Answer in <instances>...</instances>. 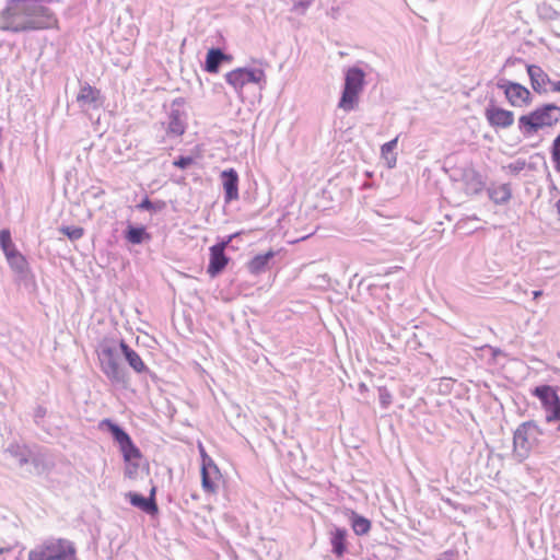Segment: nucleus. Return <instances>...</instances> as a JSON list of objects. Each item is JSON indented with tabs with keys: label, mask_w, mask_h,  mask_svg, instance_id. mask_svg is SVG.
Masks as SVG:
<instances>
[{
	"label": "nucleus",
	"mask_w": 560,
	"mask_h": 560,
	"mask_svg": "<svg viewBox=\"0 0 560 560\" xmlns=\"http://www.w3.org/2000/svg\"><path fill=\"white\" fill-rule=\"evenodd\" d=\"M556 208H557V212H558V214H559V217H560V199H559V200H557V202H556Z\"/></svg>",
	"instance_id": "obj_46"
},
{
	"label": "nucleus",
	"mask_w": 560,
	"mask_h": 560,
	"mask_svg": "<svg viewBox=\"0 0 560 560\" xmlns=\"http://www.w3.org/2000/svg\"><path fill=\"white\" fill-rule=\"evenodd\" d=\"M551 85H552V91L553 92L560 93V80L557 81V82H552Z\"/></svg>",
	"instance_id": "obj_43"
},
{
	"label": "nucleus",
	"mask_w": 560,
	"mask_h": 560,
	"mask_svg": "<svg viewBox=\"0 0 560 560\" xmlns=\"http://www.w3.org/2000/svg\"><path fill=\"white\" fill-rule=\"evenodd\" d=\"M315 0H299L294 2L292 11L299 14H304L306 10L314 3Z\"/></svg>",
	"instance_id": "obj_34"
},
{
	"label": "nucleus",
	"mask_w": 560,
	"mask_h": 560,
	"mask_svg": "<svg viewBox=\"0 0 560 560\" xmlns=\"http://www.w3.org/2000/svg\"><path fill=\"white\" fill-rule=\"evenodd\" d=\"M525 165H526V163L524 160H517L514 163H511L509 165V168L513 173H520L521 171H523L525 168Z\"/></svg>",
	"instance_id": "obj_41"
},
{
	"label": "nucleus",
	"mask_w": 560,
	"mask_h": 560,
	"mask_svg": "<svg viewBox=\"0 0 560 560\" xmlns=\"http://www.w3.org/2000/svg\"><path fill=\"white\" fill-rule=\"evenodd\" d=\"M489 198L495 205H505L512 198V189L510 184L491 185L487 189Z\"/></svg>",
	"instance_id": "obj_23"
},
{
	"label": "nucleus",
	"mask_w": 560,
	"mask_h": 560,
	"mask_svg": "<svg viewBox=\"0 0 560 560\" xmlns=\"http://www.w3.org/2000/svg\"><path fill=\"white\" fill-rule=\"evenodd\" d=\"M347 536L348 532L342 527H335L331 532V551L338 558H341L347 551Z\"/></svg>",
	"instance_id": "obj_22"
},
{
	"label": "nucleus",
	"mask_w": 560,
	"mask_h": 560,
	"mask_svg": "<svg viewBox=\"0 0 560 560\" xmlns=\"http://www.w3.org/2000/svg\"><path fill=\"white\" fill-rule=\"evenodd\" d=\"M550 154L555 170L560 174V133L552 141Z\"/></svg>",
	"instance_id": "obj_31"
},
{
	"label": "nucleus",
	"mask_w": 560,
	"mask_h": 560,
	"mask_svg": "<svg viewBox=\"0 0 560 560\" xmlns=\"http://www.w3.org/2000/svg\"><path fill=\"white\" fill-rule=\"evenodd\" d=\"M224 198L226 202L238 199V174L234 168L224 170L221 173Z\"/></svg>",
	"instance_id": "obj_12"
},
{
	"label": "nucleus",
	"mask_w": 560,
	"mask_h": 560,
	"mask_svg": "<svg viewBox=\"0 0 560 560\" xmlns=\"http://www.w3.org/2000/svg\"><path fill=\"white\" fill-rule=\"evenodd\" d=\"M541 295H542V291H540V290L533 291V296L535 300H537Z\"/></svg>",
	"instance_id": "obj_45"
},
{
	"label": "nucleus",
	"mask_w": 560,
	"mask_h": 560,
	"mask_svg": "<svg viewBox=\"0 0 560 560\" xmlns=\"http://www.w3.org/2000/svg\"><path fill=\"white\" fill-rule=\"evenodd\" d=\"M542 433L541 428L534 420L525 421L516 428L513 435V453L518 462L525 460L538 446Z\"/></svg>",
	"instance_id": "obj_4"
},
{
	"label": "nucleus",
	"mask_w": 560,
	"mask_h": 560,
	"mask_svg": "<svg viewBox=\"0 0 560 560\" xmlns=\"http://www.w3.org/2000/svg\"><path fill=\"white\" fill-rule=\"evenodd\" d=\"M119 450L126 463H131L133 459H139L141 457V452L131 438L119 445Z\"/></svg>",
	"instance_id": "obj_28"
},
{
	"label": "nucleus",
	"mask_w": 560,
	"mask_h": 560,
	"mask_svg": "<svg viewBox=\"0 0 560 560\" xmlns=\"http://www.w3.org/2000/svg\"><path fill=\"white\" fill-rule=\"evenodd\" d=\"M365 85V72L359 67H350L345 74V84L338 107L351 112L359 102V95Z\"/></svg>",
	"instance_id": "obj_5"
},
{
	"label": "nucleus",
	"mask_w": 560,
	"mask_h": 560,
	"mask_svg": "<svg viewBox=\"0 0 560 560\" xmlns=\"http://www.w3.org/2000/svg\"><path fill=\"white\" fill-rule=\"evenodd\" d=\"M276 252L268 250L265 254H258L254 256L248 262H247V269L248 271L254 275L258 276L260 273L266 272L271 267V260L275 258Z\"/></svg>",
	"instance_id": "obj_15"
},
{
	"label": "nucleus",
	"mask_w": 560,
	"mask_h": 560,
	"mask_svg": "<svg viewBox=\"0 0 560 560\" xmlns=\"http://www.w3.org/2000/svg\"><path fill=\"white\" fill-rule=\"evenodd\" d=\"M229 262V258L225 253L221 252V249H214L210 247V258L209 265L207 268V272L210 277L214 278L220 275Z\"/></svg>",
	"instance_id": "obj_18"
},
{
	"label": "nucleus",
	"mask_w": 560,
	"mask_h": 560,
	"mask_svg": "<svg viewBox=\"0 0 560 560\" xmlns=\"http://www.w3.org/2000/svg\"><path fill=\"white\" fill-rule=\"evenodd\" d=\"M118 348L115 341L104 340L98 345L97 358L102 372L112 383L126 385L129 380L128 373L118 361Z\"/></svg>",
	"instance_id": "obj_2"
},
{
	"label": "nucleus",
	"mask_w": 560,
	"mask_h": 560,
	"mask_svg": "<svg viewBox=\"0 0 560 560\" xmlns=\"http://www.w3.org/2000/svg\"><path fill=\"white\" fill-rule=\"evenodd\" d=\"M119 350L128 365L136 373L143 374L149 372V368L145 365L140 355L131 347H129V345L124 339L119 341Z\"/></svg>",
	"instance_id": "obj_13"
},
{
	"label": "nucleus",
	"mask_w": 560,
	"mask_h": 560,
	"mask_svg": "<svg viewBox=\"0 0 560 560\" xmlns=\"http://www.w3.org/2000/svg\"><path fill=\"white\" fill-rule=\"evenodd\" d=\"M74 544L65 538L50 537L28 553V560H74Z\"/></svg>",
	"instance_id": "obj_3"
},
{
	"label": "nucleus",
	"mask_w": 560,
	"mask_h": 560,
	"mask_svg": "<svg viewBox=\"0 0 560 560\" xmlns=\"http://www.w3.org/2000/svg\"><path fill=\"white\" fill-rule=\"evenodd\" d=\"M4 454L8 458L11 459V462L20 467L23 468L24 466L28 465L30 463L35 464L36 458L33 456V453L28 447L25 445L20 444H10L5 450Z\"/></svg>",
	"instance_id": "obj_11"
},
{
	"label": "nucleus",
	"mask_w": 560,
	"mask_h": 560,
	"mask_svg": "<svg viewBox=\"0 0 560 560\" xmlns=\"http://www.w3.org/2000/svg\"><path fill=\"white\" fill-rule=\"evenodd\" d=\"M398 142V139L395 138L386 143H384L381 148L382 155L387 159V155L393 152V150L396 148Z\"/></svg>",
	"instance_id": "obj_38"
},
{
	"label": "nucleus",
	"mask_w": 560,
	"mask_h": 560,
	"mask_svg": "<svg viewBox=\"0 0 560 560\" xmlns=\"http://www.w3.org/2000/svg\"><path fill=\"white\" fill-rule=\"evenodd\" d=\"M0 246L7 256V253L15 252V246L11 238V233L9 230L4 229L0 231Z\"/></svg>",
	"instance_id": "obj_30"
},
{
	"label": "nucleus",
	"mask_w": 560,
	"mask_h": 560,
	"mask_svg": "<svg viewBox=\"0 0 560 560\" xmlns=\"http://www.w3.org/2000/svg\"><path fill=\"white\" fill-rule=\"evenodd\" d=\"M498 89L502 90L508 102L514 107H526L533 102L530 91L521 83L501 78L497 82Z\"/></svg>",
	"instance_id": "obj_7"
},
{
	"label": "nucleus",
	"mask_w": 560,
	"mask_h": 560,
	"mask_svg": "<svg viewBox=\"0 0 560 560\" xmlns=\"http://www.w3.org/2000/svg\"><path fill=\"white\" fill-rule=\"evenodd\" d=\"M46 413H47V409L45 407L37 406L35 408L33 417H34V421L37 425H39L40 420L45 418Z\"/></svg>",
	"instance_id": "obj_39"
},
{
	"label": "nucleus",
	"mask_w": 560,
	"mask_h": 560,
	"mask_svg": "<svg viewBox=\"0 0 560 560\" xmlns=\"http://www.w3.org/2000/svg\"><path fill=\"white\" fill-rule=\"evenodd\" d=\"M98 429L110 433L113 440L121 445L124 442L129 440L130 435L125 431L122 427L112 421L110 419H103L98 423Z\"/></svg>",
	"instance_id": "obj_21"
},
{
	"label": "nucleus",
	"mask_w": 560,
	"mask_h": 560,
	"mask_svg": "<svg viewBox=\"0 0 560 560\" xmlns=\"http://www.w3.org/2000/svg\"><path fill=\"white\" fill-rule=\"evenodd\" d=\"M4 549L3 548H0V555L3 553Z\"/></svg>",
	"instance_id": "obj_48"
},
{
	"label": "nucleus",
	"mask_w": 560,
	"mask_h": 560,
	"mask_svg": "<svg viewBox=\"0 0 560 560\" xmlns=\"http://www.w3.org/2000/svg\"><path fill=\"white\" fill-rule=\"evenodd\" d=\"M77 103L84 109H97L102 106L103 100L101 91L88 82L81 83L80 91L77 95Z\"/></svg>",
	"instance_id": "obj_10"
},
{
	"label": "nucleus",
	"mask_w": 560,
	"mask_h": 560,
	"mask_svg": "<svg viewBox=\"0 0 560 560\" xmlns=\"http://www.w3.org/2000/svg\"><path fill=\"white\" fill-rule=\"evenodd\" d=\"M202 466H201V486L205 492L214 493L217 491L215 480L221 477L220 470L213 460L201 451Z\"/></svg>",
	"instance_id": "obj_9"
},
{
	"label": "nucleus",
	"mask_w": 560,
	"mask_h": 560,
	"mask_svg": "<svg viewBox=\"0 0 560 560\" xmlns=\"http://www.w3.org/2000/svg\"><path fill=\"white\" fill-rule=\"evenodd\" d=\"M350 522L353 532L358 536H363L371 529V522L366 517L359 515L353 511L351 512Z\"/></svg>",
	"instance_id": "obj_27"
},
{
	"label": "nucleus",
	"mask_w": 560,
	"mask_h": 560,
	"mask_svg": "<svg viewBox=\"0 0 560 560\" xmlns=\"http://www.w3.org/2000/svg\"><path fill=\"white\" fill-rule=\"evenodd\" d=\"M128 464H129V465H128V467H127V468H126V470H125V475H126V477H128V478H135V477H136L137 469H138L139 465H138V464H132V462H131V463H128Z\"/></svg>",
	"instance_id": "obj_42"
},
{
	"label": "nucleus",
	"mask_w": 560,
	"mask_h": 560,
	"mask_svg": "<svg viewBox=\"0 0 560 560\" xmlns=\"http://www.w3.org/2000/svg\"><path fill=\"white\" fill-rule=\"evenodd\" d=\"M526 68L533 90L538 94L547 93L545 85L552 83L549 75L539 66L527 65Z\"/></svg>",
	"instance_id": "obj_14"
},
{
	"label": "nucleus",
	"mask_w": 560,
	"mask_h": 560,
	"mask_svg": "<svg viewBox=\"0 0 560 560\" xmlns=\"http://www.w3.org/2000/svg\"><path fill=\"white\" fill-rule=\"evenodd\" d=\"M558 388L550 385H539L532 389V395L537 397L545 410L551 405H556L560 400Z\"/></svg>",
	"instance_id": "obj_17"
},
{
	"label": "nucleus",
	"mask_w": 560,
	"mask_h": 560,
	"mask_svg": "<svg viewBox=\"0 0 560 560\" xmlns=\"http://www.w3.org/2000/svg\"><path fill=\"white\" fill-rule=\"evenodd\" d=\"M485 117L492 128L506 129L514 124V113L491 102L485 109Z\"/></svg>",
	"instance_id": "obj_8"
},
{
	"label": "nucleus",
	"mask_w": 560,
	"mask_h": 560,
	"mask_svg": "<svg viewBox=\"0 0 560 560\" xmlns=\"http://www.w3.org/2000/svg\"><path fill=\"white\" fill-rule=\"evenodd\" d=\"M124 236L126 241L132 245H139L151 240V235L147 232L145 226L133 225L131 223H128Z\"/></svg>",
	"instance_id": "obj_24"
},
{
	"label": "nucleus",
	"mask_w": 560,
	"mask_h": 560,
	"mask_svg": "<svg viewBox=\"0 0 560 560\" xmlns=\"http://www.w3.org/2000/svg\"><path fill=\"white\" fill-rule=\"evenodd\" d=\"M5 258L14 272H16L22 278L26 276L28 270V264L21 253H19L18 250L7 253Z\"/></svg>",
	"instance_id": "obj_25"
},
{
	"label": "nucleus",
	"mask_w": 560,
	"mask_h": 560,
	"mask_svg": "<svg viewBox=\"0 0 560 560\" xmlns=\"http://www.w3.org/2000/svg\"><path fill=\"white\" fill-rule=\"evenodd\" d=\"M556 36L560 37V33H556Z\"/></svg>",
	"instance_id": "obj_49"
},
{
	"label": "nucleus",
	"mask_w": 560,
	"mask_h": 560,
	"mask_svg": "<svg viewBox=\"0 0 560 560\" xmlns=\"http://www.w3.org/2000/svg\"><path fill=\"white\" fill-rule=\"evenodd\" d=\"M165 206L164 201L153 202L148 196H145L140 203L136 206L138 210H147L158 212L161 211Z\"/></svg>",
	"instance_id": "obj_29"
},
{
	"label": "nucleus",
	"mask_w": 560,
	"mask_h": 560,
	"mask_svg": "<svg viewBox=\"0 0 560 560\" xmlns=\"http://www.w3.org/2000/svg\"><path fill=\"white\" fill-rule=\"evenodd\" d=\"M560 121V106L553 103L542 104L518 118V130L525 137L533 136L542 128H549Z\"/></svg>",
	"instance_id": "obj_1"
},
{
	"label": "nucleus",
	"mask_w": 560,
	"mask_h": 560,
	"mask_svg": "<svg viewBox=\"0 0 560 560\" xmlns=\"http://www.w3.org/2000/svg\"><path fill=\"white\" fill-rule=\"evenodd\" d=\"M185 129L186 124L182 118V113L178 109H172L170 113L167 133L179 137L185 132Z\"/></svg>",
	"instance_id": "obj_26"
},
{
	"label": "nucleus",
	"mask_w": 560,
	"mask_h": 560,
	"mask_svg": "<svg viewBox=\"0 0 560 560\" xmlns=\"http://www.w3.org/2000/svg\"><path fill=\"white\" fill-rule=\"evenodd\" d=\"M237 234H232V235H229L226 238L222 240L221 242L214 244L213 246H211L212 248H219L221 249V252L224 253L225 248L229 246V244L232 242V240L236 236Z\"/></svg>",
	"instance_id": "obj_40"
},
{
	"label": "nucleus",
	"mask_w": 560,
	"mask_h": 560,
	"mask_svg": "<svg viewBox=\"0 0 560 560\" xmlns=\"http://www.w3.org/2000/svg\"><path fill=\"white\" fill-rule=\"evenodd\" d=\"M194 163L192 156H184L180 155L176 160H174L173 165L180 170H186L188 166H190Z\"/></svg>",
	"instance_id": "obj_36"
},
{
	"label": "nucleus",
	"mask_w": 560,
	"mask_h": 560,
	"mask_svg": "<svg viewBox=\"0 0 560 560\" xmlns=\"http://www.w3.org/2000/svg\"><path fill=\"white\" fill-rule=\"evenodd\" d=\"M378 399L382 407L387 408L392 402V394L386 387L378 388Z\"/></svg>",
	"instance_id": "obj_35"
},
{
	"label": "nucleus",
	"mask_w": 560,
	"mask_h": 560,
	"mask_svg": "<svg viewBox=\"0 0 560 560\" xmlns=\"http://www.w3.org/2000/svg\"><path fill=\"white\" fill-rule=\"evenodd\" d=\"M539 15L544 19L552 20L557 19L559 16V13L549 5H542L541 8H539Z\"/></svg>",
	"instance_id": "obj_37"
},
{
	"label": "nucleus",
	"mask_w": 560,
	"mask_h": 560,
	"mask_svg": "<svg viewBox=\"0 0 560 560\" xmlns=\"http://www.w3.org/2000/svg\"><path fill=\"white\" fill-rule=\"evenodd\" d=\"M155 493H156V488L155 487H152L151 491H150V494L149 497H147L148 499H153L155 500Z\"/></svg>",
	"instance_id": "obj_44"
},
{
	"label": "nucleus",
	"mask_w": 560,
	"mask_h": 560,
	"mask_svg": "<svg viewBox=\"0 0 560 560\" xmlns=\"http://www.w3.org/2000/svg\"><path fill=\"white\" fill-rule=\"evenodd\" d=\"M463 182L467 195H477L482 191L485 182L482 176L475 168H466L463 172Z\"/></svg>",
	"instance_id": "obj_16"
},
{
	"label": "nucleus",
	"mask_w": 560,
	"mask_h": 560,
	"mask_svg": "<svg viewBox=\"0 0 560 560\" xmlns=\"http://www.w3.org/2000/svg\"><path fill=\"white\" fill-rule=\"evenodd\" d=\"M226 82L235 91H241L246 84H258L260 89L266 84V75L262 69L237 68L225 74Z\"/></svg>",
	"instance_id": "obj_6"
},
{
	"label": "nucleus",
	"mask_w": 560,
	"mask_h": 560,
	"mask_svg": "<svg viewBox=\"0 0 560 560\" xmlns=\"http://www.w3.org/2000/svg\"><path fill=\"white\" fill-rule=\"evenodd\" d=\"M70 241H78L84 235V229L81 226H61L59 230Z\"/></svg>",
	"instance_id": "obj_33"
},
{
	"label": "nucleus",
	"mask_w": 560,
	"mask_h": 560,
	"mask_svg": "<svg viewBox=\"0 0 560 560\" xmlns=\"http://www.w3.org/2000/svg\"><path fill=\"white\" fill-rule=\"evenodd\" d=\"M174 104H180V100H174Z\"/></svg>",
	"instance_id": "obj_47"
},
{
	"label": "nucleus",
	"mask_w": 560,
	"mask_h": 560,
	"mask_svg": "<svg viewBox=\"0 0 560 560\" xmlns=\"http://www.w3.org/2000/svg\"><path fill=\"white\" fill-rule=\"evenodd\" d=\"M232 57L222 51L221 48H210L205 60V70L209 73H217L224 60H231Z\"/></svg>",
	"instance_id": "obj_20"
},
{
	"label": "nucleus",
	"mask_w": 560,
	"mask_h": 560,
	"mask_svg": "<svg viewBox=\"0 0 560 560\" xmlns=\"http://www.w3.org/2000/svg\"><path fill=\"white\" fill-rule=\"evenodd\" d=\"M126 497L129 499L131 505L140 509L149 515H154L159 512L156 501L153 499H148L147 497L132 491L128 492Z\"/></svg>",
	"instance_id": "obj_19"
},
{
	"label": "nucleus",
	"mask_w": 560,
	"mask_h": 560,
	"mask_svg": "<svg viewBox=\"0 0 560 560\" xmlns=\"http://www.w3.org/2000/svg\"><path fill=\"white\" fill-rule=\"evenodd\" d=\"M545 420L547 423L560 422V400L545 410Z\"/></svg>",
	"instance_id": "obj_32"
}]
</instances>
